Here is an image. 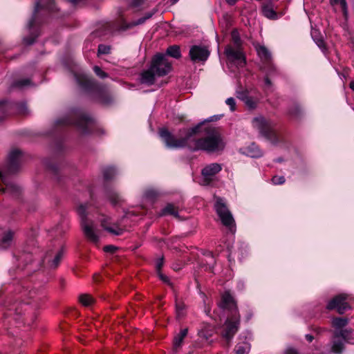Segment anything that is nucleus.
Wrapping results in <instances>:
<instances>
[{"mask_svg":"<svg viewBox=\"0 0 354 354\" xmlns=\"http://www.w3.org/2000/svg\"><path fill=\"white\" fill-rule=\"evenodd\" d=\"M202 123L197 126L183 130L181 138H176L166 129H161L159 134L166 146L170 149H179L187 147L192 151H205L207 153H219L223 151L225 147L221 134L214 127H207L205 129V136L193 140L192 136L198 132Z\"/></svg>","mask_w":354,"mask_h":354,"instance_id":"obj_1","label":"nucleus"},{"mask_svg":"<svg viewBox=\"0 0 354 354\" xmlns=\"http://www.w3.org/2000/svg\"><path fill=\"white\" fill-rule=\"evenodd\" d=\"M22 158L21 151L17 149H12L8 156V160L4 166L2 174L0 171V192H8L12 194H17L19 187L12 183L8 181L6 175L12 174L17 171L20 167Z\"/></svg>","mask_w":354,"mask_h":354,"instance_id":"obj_2","label":"nucleus"},{"mask_svg":"<svg viewBox=\"0 0 354 354\" xmlns=\"http://www.w3.org/2000/svg\"><path fill=\"white\" fill-rule=\"evenodd\" d=\"M171 70V64L165 55L157 54L152 60L149 69L142 72L140 82L151 85L155 82L156 78L167 75Z\"/></svg>","mask_w":354,"mask_h":354,"instance_id":"obj_3","label":"nucleus"},{"mask_svg":"<svg viewBox=\"0 0 354 354\" xmlns=\"http://www.w3.org/2000/svg\"><path fill=\"white\" fill-rule=\"evenodd\" d=\"M86 206L81 205L77 209L78 214L81 218V225L85 236L91 242L97 243L99 241V236L93 228V222L86 218Z\"/></svg>","mask_w":354,"mask_h":354,"instance_id":"obj_4","label":"nucleus"},{"mask_svg":"<svg viewBox=\"0 0 354 354\" xmlns=\"http://www.w3.org/2000/svg\"><path fill=\"white\" fill-rule=\"evenodd\" d=\"M252 122L253 127L257 129L259 132L270 142L273 143L277 142V135L273 131L272 124L270 121L266 120L262 116H259L254 118Z\"/></svg>","mask_w":354,"mask_h":354,"instance_id":"obj_5","label":"nucleus"},{"mask_svg":"<svg viewBox=\"0 0 354 354\" xmlns=\"http://www.w3.org/2000/svg\"><path fill=\"white\" fill-rule=\"evenodd\" d=\"M214 208L223 225L232 230L234 227V220L223 198H216Z\"/></svg>","mask_w":354,"mask_h":354,"instance_id":"obj_6","label":"nucleus"},{"mask_svg":"<svg viewBox=\"0 0 354 354\" xmlns=\"http://www.w3.org/2000/svg\"><path fill=\"white\" fill-rule=\"evenodd\" d=\"M225 55L227 59L238 67H243L245 65V57L240 47H234L232 45H227L225 49Z\"/></svg>","mask_w":354,"mask_h":354,"instance_id":"obj_7","label":"nucleus"},{"mask_svg":"<svg viewBox=\"0 0 354 354\" xmlns=\"http://www.w3.org/2000/svg\"><path fill=\"white\" fill-rule=\"evenodd\" d=\"M240 317L236 314L232 315V317L226 320L223 331V336L227 342H230L235 333L237 332Z\"/></svg>","mask_w":354,"mask_h":354,"instance_id":"obj_8","label":"nucleus"},{"mask_svg":"<svg viewBox=\"0 0 354 354\" xmlns=\"http://www.w3.org/2000/svg\"><path fill=\"white\" fill-rule=\"evenodd\" d=\"M190 59L194 62H205L209 56V51L204 46H193L189 49Z\"/></svg>","mask_w":354,"mask_h":354,"instance_id":"obj_9","label":"nucleus"},{"mask_svg":"<svg viewBox=\"0 0 354 354\" xmlns=\"http://www.w3.org/2000/svg\"><path fill=\"white\" fill-rule=\"evenodd\" d=\"M346 299V295H339L328 302L327 308L329 310L337 309L339 313L343 314L349 308Z\"/></svg>","mask_w":354,"mask_h":354,"instance_id":"obj_10","label":"nucleus"},{"mask_svg":"<svg viewBox=\"0 0 354 354\" xmlns=\"http://www.w3.org/2000/svg\"><path fill=\"white\" fill-rule=\"evenodd\" d=\"M222 166L218 163H212L205 166L202 170V175L207 181H210L214 176L221 171Z\"/></svg>","mask_w":354,"mask_h":354,"instance_id":"obj_11","label":"nucleus"},{"mask_svg":"<svg viewBox=\"0 0 354 354\" xmlns=\"http://www.w3.org/2000/svg\"><path fill=\"white\" fill-rule=\"evenodd\" d=\"M221 307L232 310V315L236 314V306L233 297L229 292H225L222 296Z\"/></svg>","mask_w":354,"mask_h":354,"instance_id":"obj_12","label":"nucleus"},{"mask_svg":"<svg viewBox=\"0 0 354 354\" xmlns=\"http://www.w3.org/2000/svg\"><path fill=\"white\" fill-rule=\"evenodd\" d=\"M63 256L64 250L60 249L59 251L56 252L53 258H51V255L50 254H47L45 258L50 268H56L59 265Z\"/></svg>","mask_w":354,"mask_h":354,"instance_id":"obj_13","label":"nucleus"},{"mask_svg":"<svg viewBox=\"0 0 354 354\" xmlns=\"http://www.w3.org/2000/svg\"><path fill=\"white\" fill-rule=\"evenodd\" d=\"M243 153L251 158H259L262 156L261 151L254 145L251 144L243 149Z\"/></svg>","mask_w":354,"mask_h":354,"instance_id":"obj_14","label":"nucleus"},{"mask_svg":"<svg viewBox=\"0 0 354 354\" xmlns=\"http://www.w3.org/2000/svg\"><path fill=\"white\" fill-rule=\"evenodd\" d=\"M91 122V118L86 115H80L77 120L75 122V124L83 132H86L87 126Z\"/></svg>","mask_w":354,"mask_h":354,"instance_id":"obj_15","label":"nucleus"},{"mask_svg":"<svg viewBox=\"0 0 354 354\" xmlns=\"http://www.w3.org/2000/svg\"><path fill=\"white\" fill-rule=\"evenodd\" d=\"M262 12L263 15L268 19H274L277 18V14L270 3H266L262 5Z\"/></svg>","mask_w":354,"mask_h":354,"instance_id":"obj_16","label":"nucleus"},{"mask_svg":"<svg viewBox=\"0 0 354 354\" xmlns=\"http://www.w3.org/2000/svg\"><path fill=\"white\" fill-rule=\"evenodd\" d=\"M13 238V232L12 231H7L4 233L3 235L1 241H0V246L3 248H6L8 247L12 242Z\"/></svg>","mask_w":354,"mask_h":354,"instance_id":"obj_17","label":"nucleus"},{"mask_svg":"<svg viewBox=\"0 0 354 354\" xmlns=\"http://www.w3.org/2000/svg\"><path fill=\"white\" fill-rule=\"evenodd\" d=\"M188 330L187 328H184L180 330V332L177 334L174 339V346L175 348L180 346L184 338L187 335Z\"/></svg>","mask_w":354,"mask_h":354,"instance_id":"obj_18","label":"nucleus"},{"mask_svg":"<svg viewBox=\"0 0 354 354\" xmlns=\"http://www.w3.org/2000/svg\"><path fill=\"white\" fill-rule=\"evenodd\" d=\"M330 3L333 6L339 3L342 8L344 19L346 20H347L348 17V6H347L346 0H330Z\"/></svg>","mask_w":354,"mask_h":354,"instance_id":"obj_19","label":"nucleus"},{"mask_svg":"<svg viewBox=\"0 0 354 354\" xmlns=\"http://www.w3.org/2000/svg\"><path fill=\"white\" fill-rule=\"evenodd\" d=\"M153 15V12L147 13L143 17L138 19L136 21H133L127 24V28H131L133 26H138L144 24L147 19H150Z\"/></svg>","mask_w":354,"mask_h":354,"instance_id":"obj_20","label":"nucleus"},{"mask_svg":"<svg viewBox=\"0 0 354 354\" xmlns=\"http://www.w3.org/2000/svg\"><path fill=\"white\" fill-rule=\"evenodd\" d=\"M162 215H172L175 217H178V212L176 207L172 204H168L166 207L162 209Z\"/></svg>","mask_w":354,"mask_h":354,"instance_id":"obj_21","label":"nucleus"},{"mask_svg":"<svg viewBox=\"0 0 354 354\" xmlns=\"http://www.w3.org/2000/svg\"><path fill=\"white\" fill-rule=\"evenodd\" d=\"M259 56L265 61H268L270 59L271 55L269 50L263 46H260L257 48Z\"/></svg>","mask_w":354,"mask_h":354,"instance_id":"obj_22","label":"nucleus"},{"mask_svg":"<svg viewBox=\"0 0 354 354\" xmlns=\"http://www.w3.org/2000/svg\"><path fill=\"white\" fill-rule=\"evenodd\" d=\"M79 301L84 306H90L94 303V299L87 294L80 295Z\"/></svg>","mask_w":354,"mask_h":354,"instance_id":"obj_23","label":"nucleus"},{"mask_svg":"<svg viewBox=\"0 0 354 354\" xmlns=\"http://www.w3.org/2000/svg\"><path fill=\"white\" fill-rule=\"evenodd\" d=\"M250 349V344L248 342H243L236 345L235 352L236 354H248Z\"/></svg>","mask_w":354,"mask_h":354,"instance_id":"obj_24","label":"nucleus"},{"mask_svg":"<svg viewBox=\"0 0 354 354\" xmlns=\"http://www.w3.org/2000/svg\"><path fill=\"white\" fill-rule=\"evenodd\" d=\"M167 55L176 59L180 58L181 54L179 46L175 45L169 46L167 50Z\"/></svg>","mask_w":354,"mask_h":354,"instance_id":"obj_25","label":"nucleus"},{"mask_svg":"<svg viewBox=\"0 0 354 354\" xmlns=\"http://www.w3.org/2000/svg\"><path fill=\"white\" fill-rule=\"evenodd\" d=\"M232 41L234 47L241 48L242 41L240 38L239 32L236 30H233L231 32Z\"/></svg>","mask_w":354,"mask_h":354,"instance_id":"obj_26","label":"nucleus"},{"mask_svg":"<svg viewBox=\"0 0 354 354\" xmlns=\"http://www.w3.org/2000/svg\"><path fill=\"white\" fill-rule=\"evenodd\" d=\"M176 313L178 319H182L185 315V306L183 303H176Z\"/></svg>","mask_w":354,"mask_h":354,"instance_id":"obj_27","label":"nucleus"},{"mask_svg":"<svg viewBox=\"0 0 354 354\" xmlns=\"http://www.w3.org/2000/svg\"><path fill=\"white\" fill-rule=\"evenodd\" d=\"M102 226L104 227V229L106 231H107L114 235H120L123 232V230L120 227H112L106 226L105 222L104 221H102Z\"/></svg>","mask_w":354,"mask_h":354,"instance_id":"obj_28","label":"nucleus"},{"mask_svg":"<svg viewBox=\"0 0 354 354\" xmlns=\"http://www.w3.org/2000/svg\"><path fill=\"white\" fill-rule=\"evenodd\" d=\"M344 348L342 342L341 341H333L331 351L332 352L339 354L342 353Z\"/></svg>","mask_w":354,"mask_h":354,"instance_id":"obj_29","label":"nucleus"},{"mask_svg":"<svg viewBox=\"0 0 354 354\" xmlns=\"http://www.w3.org/2000/svg\"><path fill=\"white\" fill-rule=\"evenodd\" d=\"M103 174L104 178L109 180L115 176V174H116V171L114 167H109L104 169Z\"/></svg>","mask_w":354,"mask_h":354,"instance_id":"obj_30","label":"nucleus"},{"mask_svg":"<svg viewBox=\"0 0 354 354\" xmlns=\"http://www.w3.org/2000/svg\"><path fill=\"white\" fill-rule=\"evenodd\" d=\"M347 323L348 320L344 318H336L333 320V325L337 328L345 326Z\"/></svg>","mask_w":354,"mask_h":354,"instance_id":"obj_31","label":"nucleus"},{"mask_svg":"<svg viewBox=\"0 0 354 354\" xmlns=\"http://www.w3.org/2000/svg\"><path fill=\"white\" fill-rule=\"evenodd\" d=\"M236 97L239 100L244 102L247 99V97H249L248 92L246 90L237 91H236Z\"/></svg>","mask_w":354,"mask_h":354,"instance_id":"obj_32","label":"nucleus"},{"mask_svg":"<svg viewBox=\"0 0 354 354\" xmlns=\"http://www.w3.org/2000/svg\"><path fill=\"white\" fill-rule=\"evenodd\" d=\"M243 102L250 109H253L257 106V102L250 96L248 97L247 99Z\"/></svg>","mask_w":354,"mask_h":354,"instance_id":"obj_33","label":"nucleus"},{"mask_svg":"<svg viewBox=\"0 0 354 354\" xmlns=\"http://www.w3.org/2000/svg\"><path fill=\"white\" fill-rule=\"evenodd\" d=\"M348 336H349V333L346 330H341L339 333H335V337H342L346 342H349Z\"/></svg>","mask_w":354,"mask_h":354,"instance_id":"obj_34","label":"nucleus"},{"mask_svg":"<svg viewBox=\"0 0 354 354\" xmlns=\"http://www.w3.org/2000/svg\"><path fill=\"white\" fill-rule=\"evenodd\" d=\"M109 198L111 201V202L114 205L118 204L121 200L119 195L115 192L111 193L109 195Z\"/></svg>","mask_w":354,"mask_h":354,"instance_id":"obj_35","label":"nucleus"},{"mask_svg":"<svg viewBox=\"0 0 354 354\" xmlns=\"http://www.w3.org/2000/svg\"><path fill=\"white\" fill-rule=\"evenodd\" d=\"M225 103L227 106H229L231 111H234L236 109V102H235L234 98L228 97L225 100Z\"/></svg>","mask_w":354,"mask_h":354,"instance_id":"obj_36","label":"nucleus"},{"mask_svg":"<svg viewBox=\"0 0 354 354\" xmlns=\"http://www.w3.org/2000/svg\"><path fill=\"white\" fill-rule=\"evenodd\" d=\"M274 185H281L285 183V178L282 176H274L272 178Z\"/></svg>","mask_w":354,"mask_h":354,"instance_id":"obj_37","label":"nucleus"},{"mask_svg":"<svg viewBox=\"0 0 354 354\" xmlns=\"http://www.w3.org/2000/svg\"><path fill=\"white\" fill-rule=\"evenodd\" d=\"M98 53L99 54H109L110 53V47L106 45H99L98 46Z\"/></svg>","mask_w":354,"mask_h":354,"instance_id":"obj_38","label":"nucleus"},{"mask_svg":"<svg viewBox=\"0 0 354 354\" xmlns=\"http://www.w3.org/2000/svg\"><path fill=\"white\" fill-rule=\"evenodd\" d=\"M93 71L95 74L101 78H105L107 77V74L102 71V69L97 66H94Z\"/></svg>","mask_w":354,"mask_h":354,"instance_id":"obj_39","label":"nucleus"},{"mask_svg":"<svg viewBox=\"0 0 354 354\" xmlns=\"http://www.w3.org/2000/svg\"><path fill=\"white\" fill-rule=\"evenodd\" d=\"M30 85V81L28 79L18 81L15 83V86L17 87L22 88L24 86H29Z\"/></svg>","mask_w":354,"mask_h":354,"instance_id":"obj_40","label":"nucleus"},{"mask_svg":"<svg viewBox=\"0 0 354 354\" xmlns=\"http://www.w3.org/2000/svg\"><path fill=\"white\" fill-rule=\"evenodd\" d=\"M7 110V105L3 102H0V120H1L6 115Z\"/></svg>","mask_w":354,"mask_h":354,"instance_id":"obj_41","label":"nucleus"},{"mask_svg":"<svg viewBox=\"0 0 354 354\" xmlns=\"http://www.w3.org/2000/svg\"><path fill=\"white\" fill-rule=\"evenodd\" d=\"M56 123L57 124H63V125H66V124H71L72 122L68 120V118H64L63 119H59V120H57L56 121Z\"/></svg>","mask_w":354,"mask_h":354,"instance_id":"obj_42","label":"nucleus"},{"mask_svg":"<svg viewBox=\"0 0 354 354\" xmlns=\"http://www.w3.org/2000/svg\"><path fill=\"white\" fill-rule=\"evenodd\" d=\"M116 250L117 248L112 245H106L104 248V250L106 252L114 253Z\"/></svg>","mask_w":354,"mask_h":354,"instance_id":"obj_43","label":"nucleus"},{"mask_svg":"<svg viewBox=\"0 0 354 354\" xmlns=\"http://www.w3.org/2000/svg\"><path fill=\"white\" fill-rule=\"evenodd\" d=\"M158 274L160 277V279L164 282V283H166L167 284H170V281H169V279L167 276L163 274L162 273H161L160 272H158Z\"/></svg>","mask_w":354,"mask_h":354,"instance_id":"obj_44","label":"nucleus"},{"mask_svg":"<svg viewBox=\"0 0 354 354\" xmlns=\"http://www.w3.org/2000/svg\"><path fill=\"white\" fill-rule=\"evenodd\" d=\"M264 82H265V88L267 89V90H269L272 87V83H271V81L270 80V79L266 77L264 80Z\"/></svg>","mask_w":354,"mask_h":354,"instance_id":"obj_45","label":"nucleus"},{"mask_svg":"<svg viewBox=\"0 0 354 354\" xmlns=\"http://www.w3.org/2000/svg\"><path fill=\"white\" fill-rule=\"evenodd\" d=\"M163 265V259H160L157 262H156V270H157V272H160V269L162 268Z\"/></svg>","mask_w":354,"mask_h":354,"instance_id":"obj_46","label":"nucleus"},{"mask_svg":"<svg viewBox=\"0 0 354 354\" xmlns=\"http://www.w3.org/2000/svg\"><path fill=\"white\" fill-rule=\"evenodd\" d=\"M144 3V0H132L131 5L133 7L141 6Z\"/></svg>","mask_w":354,"mask_h":354,"instance_id":"obj_47","label":"nucleus"},{"mask_svg":"<svg viewBox=\"0 0 354 354\" xmlns=\"http://www.w3.org/2000/svg\"><path fill=\"white\" fill-rule=\"evenodd\" d=\"M206 257L209 259L208 263L209 264H213L214 263V256H213V254L211 252H207V254L206 255Z\"/></svg>","mask_w":354,"mask_h":354,"instance_id":"obj_48","label":"nucleus"},{"mask_svg":"<svg viewBox=\"0 0 354 354\" xmlns=\"http://www.w3.org/2000/svg\"><path fill=\"white\" fill-rule=\"evenodd\" d=\"M315 41L317 45L320 48H324V42L322 39H317V40L315 39Z\"/></svg>","mask_w":354,"mask_h":354,"instance_id":"obj_49","label":"nucleus"},{"mask_svg":"<svg viewBox=\"0 0 354 354\" xmlns=\"http://www.w3.org/2000/svg\"><path fill=\"white\" fill-rule=\"evenodd\" d=\"M286 354H299L297 351L293 348H288L286 351Z\"/></svg>","mask_w":354,"mask_h":354,"instance_id":"obj_50","label":"nucleus"},{"mask_svg":"<svg viewBox=\"0 0 354 354\" xmlns=\"http://www.w3.org/2000/svg\"><path fill=\"white\" fill-rule=\"evenodd\" d=\"M40 7H41L40 2L37 1L35 3V10H34V15L39 10Z\"/></svg>","mask_w":354,"mask_h":354,"instance_id":"obj_51","label":"nucleus"},{"mask_svg":"<svg viewBox=\"0 0 354 354\" xmlns=\"http://www.w3.org/2000/svg\"><path fill=\"white\" fill-rule=\"evenodd\" d=\"M225 1L227 4L234 6L236 3L237 0H225Z\"/></svg>","mask_w":354,"mask_h":354,"instance_id":"obj_52","label":"nucleus"},{"mask_svg":"<svg viewBox=\"0 0 354 354\" xmlns=\"http://www.w3.org/2000/svg\"><path fill=\"white\" fill-rule=\"evenodd\" d=\"M299 112V107L296 106L295 111H293V110L290 111V114L296 115L298 114Z\"/></svg>","mask_w":354,"mask_h":354,"instance_id":"obj_53","label":"nucleus"},{"mask_svg":"<svg viewBox=\"0 0 354 354\" xmlns=\"http://www.w3.org/2000/svg\"><path fill=\"white\" fill-rule=\"evenodd\" d=\"M34 20H35V18L32 17L30 21L28 22V28H31L33 26V23H34Z\"/></svg>","mask_w":354,"mask_h":354,"instance_id":"obj_54","label":"nucleus"},{"mask_svg":"<svg viewBox=\"0 0 354 354\" xmlns=\"http://www.w3.org/2000/svg\"><path fill=\"white\" fill-rule=\"evenodd\" d=\"M306 338L308 342H312L313 339H314L313 336L311 335H306Z\"/></svg>","mask_w":354,"mask_h":354,"instance_id":"obj_55","label":"nucleus"},{"mask_svg":"<svg viewBox=\"0 0 354 354\" xmlns=\"http://www.w3.org/2000/svg\"><path fill=\"white\" fill-rule=\"evenodd\" d=\"M49 3H48V5L46 6L47 8L48 9H50V10H53V6H51V4H53V0H48Z\"/></svg>","mask_w":354,"mask_h":354,"instance_id":"obj_56","label":"nucleus"},{"mask_svg":"<svg viewBox=\"0 0 354 354\" xmlns=\"http://www.w3.org/2000/svg\"><path fill=\"white\" fill-rule=\"evenodd\" d=\"M146 195L147 197H150V196H153V195H155V193L153 191H148L146 193Z\"/></svg>","mask_w":354,"mask_h":354,"instance_id":"obj_57","label":"nucleus"},{"mask_svg":"<svg viewBox=\"0 0 354 354\" xmlns=\"http://www.w3.org/2000/svg\"><path fill=\"white\" fill-rule=\"evenodd\" d=\"M82 0H69V1L73 4H77L80 2Z\"/></svg>","mask_w":354,"mask_h":354,"instance_id":"obj_58","label":"nucleus"},{"mask_svg":"<svg viewBox=\"0 0 354 354\" xmlns=\"http://www.w3.org/2000/svg\"><path fill=\"white\" fill-rule=\"evenodd\" d=\"M350 88L354 91V81L350 82Z\"/></svg>","mask_w":354,"mask_h":354,"instance_id":"obj_59","label":"nucleus"},{"mask_svg":"<svg viewBox=\"0 0 354 354\" xmlns=\"http://www.w3.org/2000/svg\"><path fill=\"white\" fill-rule=\"evenodd\" d=\"M172 4H175L178 0H170Z\"/></svg>","mask_w":354,"mask_h":354,"instance_id":"obj_60","label":"nucleus"},{"mask_svg":"<svg viewBox=\"0 0 354 354\" xmlns=\"http://www.w3.org/2000/svg\"><path fill=\"white\" fill-rule=\"evenodd\" d=\"M26 43L28 44H32V42H28V41Z\"/></svg>","mask_w":354,"mask_h":354,"instance_id":"obj_61","label":"nucleus"},{"mask_svg":"<svg viewBox=\"0 0 354 354\" xmlns=\"http://www.w3.org/2000/svg\"><path fill=\"white\" fill-rule=\"evenodd\" d=\"M208 121H212V118H209V119L208 120Z\"/></svg>","mask_w":354,"mask_h":354,"instance_id":"obj_62","label":"nucleus"},{"mask_svg":"<svg viewBox=\"0 0 354 354\" xmlns=\"http://www.w3.org/2000/svg\"><path fill=\"white\" fill-rule=\"evenodd\" d=\"M44 0H40L41 2H44Z\"/></svg>","mask_w":354,"mask_h":354,"instance_id":"obj_63","label":"nucleus"}]
</instances>
